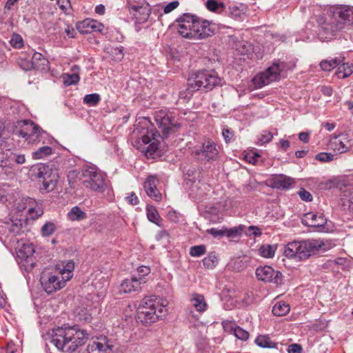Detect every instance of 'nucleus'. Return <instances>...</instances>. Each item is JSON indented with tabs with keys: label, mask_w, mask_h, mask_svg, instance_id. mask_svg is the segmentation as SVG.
Listing matches in <instances>:
<instances>
[{
	"label": "nucleus",
	"mask_w": 353,
	"mask_h": 353,
	"mask_svg": "<svg viewBox=\"0 0 353 353\" xmlns=\"http://www.w3.org/2000/svg\"><path fill=\"white\" fill-rule=\"evenodd\" d=\"M155 121L161 131V135L157 132L154 131V127L148 118H143L137 125L133 133L138 139L148 144L146 154H154L158 150L159 143L157 137L162 139L167 138L170 134L176 132L181 125L178 119L175 118L174 114L166 110H161L155 113Z\"/></svg>",
	"instance_id": "f257e3e1"
},
{
	"label": "nucleus",
	"mask_w": 353,
	"mask_h": 353,
	"mask_svg": "<svg viewBox=\"0 0 353 353\" xmlns=\"http://www.w3.org/2000/svg\"><path fill=\"white\" fill-rule=\"evenodd\" d=\"M318 23L321 38L330 39L343 29L353 26V8L349 6L336 7L332 15L319 17Z\"/></svg>",
	"instance_id": "f03ea898"
},
{
	"label": "nucleus",
	"mask_w": 353,
	"mask_h": 353,
	"mask_svg": "<svg viewBox=\"0 0 353 353\" xmlns=\"http://www.w3.org/2000/svg\"><path fill=\"white\" fill-rule=\"evenodd\" d=\"M88 333L77 325L60 327L52 330L51 343L63 352H74L88 340Z\"/></svg>",
	"instance_id": "7ed1b4c3"
},
{
	"label": "nucleus",
	"mask_w": 353,
	"mask_h": 353,
	"mask_svg": "<svg viewBox=\"0 0 353 353\" xmlns=\"http://www.w3.org/2000/svg\"><path fill=\"white\" fill-rule=\"evenodd\" d=\"M167 305V301L156 296L144 297L137 307V320L144 325L154 323L166 315Z\"/></svg>",
	"instance_id": "20e7f679"
},
{
	"label": "nucleus",
	"mask_w": 353,
	"mask_h": 353,
	"mask_svg": "<svg viewBox=\"0 0 353 353\" xmlns=\"http://www.w3.org/2000/svg\"><path fill=\"white\" fill-rule=\"evenodd\" d=\"M222 81V79L214 70L199 71L188 79L187 94L184 95L183 92H181L180 97H190L192 95L191 92L199 90H212L216 86L221 85Z\"/></svg>",
	"instance_id": "39448f33"
},
{
	"label": "nucleus",
	"mask_w": 353,
	"mask_h": 353,
	"mask_svg": "<svg viewBox=\"0 0 353 353\" xmlns=\"http://www.w3.org/2000/svg\"><path fill=\"white\" fill-rule=\"evenodd\" d=\"M30 171L32 176L41 183V191L49 192L57 187L59 179L57 170L45 164H37L32 166Z\"/></svg>",
	"instance_id": "423d86ee"
},
{
	"label": "nucleus",
	"mask_w": 353,
	"mask_h": 353,
	"mask_svg": "<svg viewBox=\"0 0 353 353\" xmlns=\"http://www.w3.org/2000/svg\"><path fill=\"white\" fill-rule=\"evenodd\" d=\"M83 185L92 191L103 192L107 188L105 174L95 166H88L83 171Z\"/></svg>",
	"instance_id": "0eeeda50"
},
{
	"label": "nucleus",
	"mask_w": 353,
	"mask_h": 353,
	"mask_svg": "<svg viewBox=\"0 0 353 353\" xmlns=\"http://www.w3.org/2000/svg\"><path fill=\"white\" fill-rule=\"evenodd\" d=\"M289 69L290 68L285 62H274L265 71L255 76L252 79L253 83L256 88H261L272 81H277L281 73Z\"/></svg>",
	"instance_id": "6e6552de"
},
{
	"label": "nucleus",
	"mask_w": 353,
	"mask_h": 353,
	"mask_svg": "<svg viewBox=\"0 0 353 353\" xmlns=\"http://www.w3.org/2000/svg\"><path fill=\"white\" fill-rule=\"evenodd\" d=\"M40 281L43 290L48 294L59 290L65 286L66 282L59 273L57 274L56 272H48L46 271L42 272Z\"/></svg>",
	"instance_id": "1a4fd4ad"
},
{
	"label": "nucleus",
	"mask_w": 353,
	"mask_h": 353,
	"mask_svg": "<svg viewBox=\"0 0 353 353\" xmlns=\"http://www.w3.org/2000/svg\"><path fill=\"white\" fill-rule=\"evenodd\" d=\"M325 245L320 239H307L298 241L299 260L307 259L316 254Z\"/></svg>",
	"instance_id": "9d476101"
},
{
	"label": "nucleus",
	"mask_w": 353,
	"mask_h": 353,
	"mask_svg": "<svg viewBox=\"0 0 353 353\" xmlns=\"http://www.w3.org/2000/svg\"><path fill=\"white\" fill-rule=\"evenodd\" d=\"M219 153V148L216 143L210 140H205L200 149L194 151V157L201 161H215L217 159Z\"/></svg>",
	"instance_id": "9b49d317"
},
{
	"label": "nucleus",
	"mask_w": 353,
	"mask_h": 353,
	"mask_svg": "<svg viewBox=\"0 0 353 353\" xmlns=\"http://www.w3.org/2000/svg\"><path fill=\"white\" fill-rule=\"evenodd\" d=\"M196 17L189 13L183 14L179 17L176 22L178 23V32L183 37L192 39L194 30Z\"/></svg>",
	"instance_id": "f8f14e48"
},
{
	"label": "nucleus",
	"mask_w": 353,
	"mask_h": 353,
	"mask_svg": "<svg viewBox=\"0 0 353 353\" xmlns=\"http://www.w3.org/2000/svg\"><path fill=\"white\" fill-rule=\"evenodd\" d=\"M256 276L259 280L279 284L282 282L283 275L279 271H275L272 267L265 265L256 270Z\"/></svg>",
	"instance_id": "ddd939ff"
},
{
	"label": "nucleus",
	"mask_w": 353,
	"mask_h": 353,
	"mask_svg": "<svg viewBox=\"0 0 353 353\" xmlns=\"http://www.w3.org/2000/svg\"><path fill=\"white\" fill-rule=\"evenodd\" d=\"M329 147L330 149L339 152L344 153L351 147L349 136L346 133L339 135L332 134L330 136Z\"/></svg>",
	"instance_id": "4468645a"
},
{
	"label": "nucleus",
	"mask_w": 353,
	"mask_h": 353,
	"mask_svg": "<svg viewBox=\"0 0 353 353\" xmlns=\"http://www.w3.org/2000/svg\"><path fill=\"white\" fill-rule=\"evenodd\" d=\"M112 350V345L108 343L107 337L101 336L90 342L83 353H107Z\"/></svg>",
	"instance_id": "2eb2a0df"
},
{
	"label": "nucleus",
	"mask_w": 353,
	"mask_h": 353,
	"mask_svg": "<svg viewBox=\"0 0 353 353\" xmlns=\"http://www.w3.org/2000/svg\"><path fill=\"white\" fill-rule=\"evenodd\" d=\"M213 34L214 31L210 28V22L208 21H201L196 18L192 39H205L212 36Z\"/></svg>",
	"instance_id": "dca6fc26"
},
{
	"label": "nucleus",
	"mask_w": 353,
	"mask_h": 353,
	"mask_svg": "<svg viewBox=\"0 0 353 353\" xmlns=\"http://www.w3.org/2000/svg\"><path fill=\"white\" fill-rule=\"evenodd\" d=\"M38 125L30 120H22L17 122L15 134L27 141L37 129Z\"/></svg>",
	"instance_id": "f3484780"
},
{
	"label": "nucleus",
	"mask_w": 353,
	"mask_h": 353,
	"mask_svg": "<svg viewBox=\"0 0 353 353\" xmlns=\"http://www.w3.org/2000/svg\"><path fill=\"white\" fill-rule=\"evenodd\" d=\"M103 25L97 20L86 19L77 24V29L81 34H90L94 31L101 32Z\"/></svg>",
	"instance_id": "a211bd4d"
},
{
	"label": "nucleus",
	"mask_w": 353,
	"mask_h": 353,
	"mask_svg": "<svg viewBox=\"0 0 353 353\" xmlns=\"http://www.w3.org/2000/svg\"><path fill=\"white\" fill-rule=\"evenodd\" d=\"M145 281L142 277L139 279L132 276L130 279H126L120 285V293H130L132 292L139 291L141 289V285Z\"/></svg>",
	"instance_id": "6ab92c4d"
},
{
	"label": "nucleus",
	"mask_w": 353,
	"mask_h": 353,
	"mask_svg": "<svg viewBox=\"0 0 353 353\" xmlns=\"http://www.w3.org/2000/svg\"><path fill=\"white\" fill-rule=\"evenodd\" d=\"M327 223V219L322 213H306L302 219V223L313 228H321Z\"/></svg>",
	"instance_id": "aec40b11"
},
{
	"label": "nucleus",
	"mask_w": 353,
	"mask_h": 353,
	"mask_svg": "<svg viewBox=\"0 0 353 353\" xmlns=\"http://www.w3.org/2000/svg\"><path fill=\"white\" fill-rule=\"evenodd\" d=\"M53 141V138L49 134L38 126L35 132L32 133L26 141L28 143L38 145L39 143L52 144Z\"/></svg>",
	"instance_id": "412c9836"
},
{
	"label": "nucleus",
	"mask_w": 353,
	"mask_h": 353,
	"mask_svg": "<svg viewBox=\"0 0 353 353\" xmlns=\"http://www.w3.org/2000/svg\"><path fill=\"white\" fill-rule=\"evenodd\" d=\"M157 183L158 179L156 176H150L144 183V189L148 196L156 201H159L161 199V194L157 188Z\"/></svg>",
	"instance_id": "4be33fe9"
},
{
	"label": "nucleus",
	"mask_w": 353,
	"mask_h": 353,
	"mask_svg": "<svg viewBox=\"0 0 353 353\" xmlns=\"http://www.w3.org/2000/svg\"><path fill=\"white\" fill-rule=\"evenodd\" d=\"M34 203V199L29 197L24 198L21 201V202L17 203V208L19 211H23L27 209L30 214H32L34 212H35L36 214L34 216L32 215V217L33 219H36L42 215L43 210L38 205L33 207Z\"/></svg>",
	"instance_id": "5701e85b"
},
{
	"label": "nucleus",
	"mask_w": 353,
	"mask_h": 353,
	"mask_svg": "<svg viewBox=\"0 0 353 353\" xmlns=\"http://www.w3.org/2000/svg\"><path fill=\"white\" fill-rule=\"evenodd\" d=\"M131 14L133 15L136 23H143L147 21L150 14V8L148 5L136 6H133L129 9Z\"/></svg>",
	"instance_id": "b1692460"
},
{
	"label": "nucleus",
	"mask_w": 353,
	"mask_h": 353,
	"mask_svg": "<svg viewBox=\"0 0 353 353\" xmlns=\"http://www.w3.org/2000/svg\"><path fill=\"white\" fill-rule=\"evenodd\" d=\"M48 61L40 52H34L32 54L31 63H28L26 66H23L26 70L36 69L39 70H46L48 67Z\"/></svg>",
	"instance_id": "393cba45"
},
{
	"label": "nucleus",
	"mask_w": 353,
	"mask_h": 353,
	"mask_svg": "<svg viewBox=\"0 0 353 353\" xmlns=\"http://www.w3.org/2000/svg\"><path fill=\"white\" fill-rule=\"evenodd\" d=\"M273 188L285 190L289 189L294 183V179L284 174L275 175L270 180Z\"/></svg>",
	"instance_id": "a878e982"
},
{
	"label": "nucleus",
	"mask_w": 353,
	"mask_h": 353,
	"mask_svg": "<svg viewBox=\"0 0 353 353\" xmlns=\"http://www.w3.org/2000/svg\"><path fill=\"white\" fill-rule=\"evenodd\" d=\"M74 268V263L72 261H68L63 263L61 266L60 265L56 267V270L59 274L62 276L65 281H69L73 275V270Z\"/></svg>",
	"instance_id": "bb28decb"
},
{
	"label": "nucleus",
	"mask_w": 353,
	"mask_h": 353,
	"mask_svg": "<svg viewBox=\"0 0 353 353\" xmlns=\"http://www.w3.org/2000/svg\"><path fill=\"white\" fill-rule=\"evenodd\" d=\"M192 305L197 312H203L207 309V303L205 301L203 295L194 293L190 299Z\"/></svg>",
	"instance_id": "cd10ccee"
},
{
	"label": "nucleus",
	"mask_w": 353,
	"mask_h": 353,
	"mask_svg": "<svg viewBox=\"0 0 353 353\" xmlns=\"http://www.w3.org/2000/svg\"><path fill=\"white\" fill-rule=\"evenodd\" d=\"M298 241H294L288 243L284 246L283 254L289 259H299Z\"/></svg>",
	"instance_id": "c85d7f7f"
},
{
	"label": "nucleus",
	"mask_w": 353,
	"mask_h": 353,
	"mask_svg": "<svg viewBox=\"0 0 353 353\" xmlns=\"http://www.w3.org/2000/svg\"><path fill=\"white\" fill-rule=\"evenodd\" d=\"M247 11V6L243 3L234 4L229 7V14L234 19H240Z\"/></svg>",
	"instance_id": "c756f323"
},
{
	"label": "nucleus",
	"mask_w": 353,
	"mask_h": 353,
	"mask_svg": "<svg viewBox=\"0 0 353 353\" xmlns=\"http://www.w3.org/2000/svg\"><path fill=\"white\" fill-rule=\"evenodd\" d=\"M254 342L263 348H276L277 343L272 341L268 335H259Z\"/></svg>",
	"instance_id": "7c9ffc66"
},
{
	"label": "nucleus",
	"mask_w": 353,
	"mask_h": 353,
	"mask_svg": "<svg viewBox=\"0 0 353 353\" xmlns=\"http://www.w3.org/2000/svg\"><path fill=\"white\" fill-rule=\"evenodd\" d=\"M72 74H64L63 75V83L66 86L74 85L79 81V77L77 74V71L79 70V67L74 65L72 67Z\"/></svg>",
	"instance_id": "2f4dec72"
},
{
	"label": "nucleus",
	"mask_w": 353,
	"mask_h": 353,
	"mask_svg": "<svg viewBox=\"0 0 353 353\" xmlns=\"http://www.w3.org/2000/svg\"><path fill=\"white\" fill-rule=\"evenodd\" d=\"M34 252V249L33 245L27 243L23 244L21 248L17 251V254L18 257L22 260H28L33 255Z\"/></svg>",
	"instance_id": "473e14b6"
},
{
	"label": "nucleus",
	"mask_w": 353,
	"mask_h": 353,
	"mask_svg": "<svg viewBox=\"0 0 353 353\" xmlns=\"http://www.w3.org/2000/svg\"><path fill=\"white\" fill-rule=\"evenodd\" d=\"M290 310V305L283 301L276 302L272 307V313L274 316H282L287 314Z\"/></svg>",
	"instance_id": "72a5a7b5"
},
{
	"label": "nucleus",
	"mask_w": 353,
	"mask_h": 353,
	"mask_svg": "<svg viewBox=\"0 0 353 353\" xmlns=\"http://www.w3.org/2000/svg\"><path fill=\"white\" fill-rule=\"evenodd\" d=\"M146 212L148 220L160 226V221H161V219L156 208L153 205H148L146 207Z\"/></svg>",
	"instance_id": "f704fd0d"
},
{
	"label": "nucleus",
	"mask_w": 353,
	"mask_h": 353,
	"mask_svg": "<svg viewBox=\"0 0 353 353\" xmlns=\"http://www.w3.org/2000/svg\"><path fill=\"white\" fill-rule=\"evenodd\" d=\"M86 217V214L81 210L78 206L72 208L70 212L68 213V218L70 221H81Z\"/></svg>",
	"instance_id": "c9c22d12"
},
{
	"label": "nucleus",
	"mask_w": 353,
	"mask_h": 353,
	"mask_svg": "<svg viewBox=\"0 0 353 353\" xmlns=\"http://www.w3.org/2000/svg\"><path fill=\"white\" fill-rule=\"evenodd\" d=\"M52 153V149L48 145L39 147L36 151L33 152L32 157L34 159H43Z\"/></svg>",
	"instance_id": "e433bc0d"
},
{
	"label": "nucleus",
	"mask_w": 353,
	"mask_h": 353,
	"mask_svg": "<svg viewBox=\"0 0 353 353\" xmlns=\"http://www.w3.org/2000/svg\"><path fill=\"white\" fill-rule=\"evenodd\" d=\"M8 228L9 231L14 235H18L22 232L23 221L21 219H12L8 223Z\"/></svg>",
	"instance_id": "4c0bfd02"
},
{
	"label": "nucleus",
	"mask_w": 353,
	"mask_h": 353,
	"mask_svg": "<svg viewBox=\"0 0 353 353\" xmlns=\"http://www.w3.org/2000/svg\"><path fill=\"white\" fill-rule=\"evenodd\" d=\"M234 48L240 54H247L250 53L252 50L251 43L243 40L238 41L235 43Z\"/></svg>",
	"instance_id": "58836bf2"
},
{
	"label": "nucleus",
	"mask_w": 353,
	"mask_h": 353,
	"mask_svg": "<svg viewBox=\"0 0 353 353\" xmlns=\"http://www.w3.org/2000/svg\"><path fill=\"white\" fill-rule=\"evenodd\" d=\"M11 169L10 160L8 157V154L4 152H0V174H6Z\"/></svg>",
	"instance_id": "ea45409f"
},
{
	"label": "nucleus",
	"mask_w": 353,
	"mask_h": 353,
	"mask_svg": "<svg viewBox=\"0 0 353 353\" xmlns=\"http://www.w3.org/2000/svg\"><path fill=\"white\" fill-rule=\"evenodd\" d=\"M341 63L339 58H334L330 60H323L320 63L321 69L324 71H330L333 68H336Z\"/></svg>",
	"instance_id": "a19ab883"
},
{
	"label": "nucleus",
	"mask_w": 353,
	"mask_h": 353,
	"mask_svg": "<svg viewBox=\"0 0 353 353\" xmlns=\"http://www.w3.org/2000/svg\"><path fill=\"white\" fill-rule=\"evenodd\" d=\"M353 72V64L343 63L339 65L337 70L339 77L346 78Z\"/></svg>",
	"instance_id": "79ce46f5"
},
{
	"label": "nucleus",
	"mask_w": 353,
	"mask_h": 353,
	"mask_svg": "<svg viewBox=\"0 0 353 353\" xmlns=\"http://www.w3.org/2000/svg\"><path fill=\"white\" fill-rule=\"evenodd\" d=\"M276 249V246L273 245H263L259 249V252L263 257L272 258L275 254Z\"/></svg>",
	"instance_id": "37998d69"
},
{
	"label": "nucleus",
	"mask_w": 353,
	"mask_h": 353,
	"mask_svg": "<svg viewBox=\"0 0 353 353\" xmlns=\"http://www.w3.org/2000/svg\"><path fill=\"white\" fill-rule=\"evenodd\" d=\"M231 332L234 335L241 341H246L249 338V332L245 330H243L239 326L234 325L231 327Z\"/></svg>",
	"instance_id": "c03bdc74"
},
{
	"label": "nucleus",
	"mask_w": 353,
	"mask_h": 353,
	"mask_svg": "<svg viewBox=\"0 0 353 353\" xmlns=\"http://www.w3.org/2000/svg\"><path fill=\"white\" fill-rule=\"evenodd\" d=\"M100 99V95L97 93L88 94L83 97V103L90 106H94L99 103Z\"/></svg>",
	"instance_id": "a18cd8bd"
},
{
	"label": "nucleus",
	"mask_w": 353,
	"mask_h": 353,
	"mask_svg": "<svg viewBox=\"0 0 353 353\" xmlns=\"http://www.w3.org/2000/svg\"><path fill=\"white\" fill-rule=\"evenodd\" d=\"M244 226L239 225L230 229L224 228L225 236L228 237L234 238L239 236L243 231Z\"/></svg>",
	"instance_id": "49530a36"
},
{
	"label": "nucleus",
	"mask_w": 353,
	"mask_h": 353,
	"mask_svg": "<svg viewBox=\"0 0 353 353\" xmlns=\"http://www.w3.org/2000/svg\"><path fill=\"white\" fill-rule=\"evenodd\" d=\"M217 261V257L214 254H210L203 259V265L208 269H212L214 268Z\"/></svg>",
	"instance_id": "de8ad7c7"
},
{
	"label": "nucleus",
	"mask_w": 353,
	"mask_h": 353,
	"mask_svg": "<svg viewBox=\"0 0 353 353\" xmlns=\"http://www.w3.org/2000/svg\"><path fill=\"white\" fill-rule=\"evenodd\" d=\"M123 47L112 48L110 50V54L112 59L116 61H121L123 57Z\"/></svg>",
	"instance_id": "09e8293b"
},
{
	"label": "nucleus",
	"mask_w": 353,
	"mask_h": 353,
	"mask_svg": "<svg viewBox=\"0 0 353 353\" xmlns=\"http://www.w3.org/2000/svg\"><path fill=\"white\" fill-rule=\"evenodd\" d=\"M206 248L204 245H195L190 248V254L194 257H199L205 253Z\"/></svg>",
	"instance_id": "8fccbe9b"
},
{
	"label": "nucleus",
	"mask_w": 353,
	"mask_h": 353,
	"mask_svg": "<svg viewBox=\"0 0 353 353\" xmlns=\"http://www.w3.org/2000/svg\"><path fill=\"white\" fill-rule=\"evenodd\" d=\"M55 225L52 222H47L41 228L43 236H50L55 231Z\"/></svg>",
	"instance_id": "3c124183"
},
{
	"label": "nucleus",
	"mask_w": 353,
	"mask_h": 353,
	"mask_svg": "<svg viewBox=\"0 0 353 353\" xmlns=\"http://www.w3.org/2000/svg\"><path fill=\"white\" fill-rule=\"evenodd\" d=\"M10 44L12 47L20 48L23 46V41L22 37L17 34H14L10 39Z\"/></svg>",
	"instance_id": "603ef678"
},
{
	"label": "nucleus",
	"mask_w": 353,
	"mask_h": 353,
	"mask_svg": "<svg viewBox=\"0 0 353 353\" xmlns=\"http://www.w3.org/2000/svg\"><path fill=\"white\" fill-rule=\"evenodd\" d=\"M206 8L212 12L218 10L219 8H223V4L222 3H218L216 0H208L205 3Z\"/></svg>",
	"instance_id": "864d4df0"
},
{
	"label": "nucleus",
	"mask_w": 353,
	"mask_h": 353,
	"mask_svg": "<svg viewBox=\"0 0 353 353\" xmlns=\"http://www.w3.org/2000/svg\"><path fill=\"white\" fill-rule=\"evenodd\" d=\"M334 155L331 153L321 152L316 155V159L322 162H328L332 161Z\"/></svg>",
	"instance_id": "5fc2aeb1"
},
{
	"label": "nucleus",
	"mask_w": 353,
	"mask_h": 353,
	"mask_svg": "<svg viewBox=\"0 0 353 353\" xmlns=\"http://www.w3.org/2000/svg\"><path fill=\"white\" fill-rule=\"evenodd\" d=\"M273 139V134L272 132L269 131H263L259 139V141L263 144L266 143H269Z\"/></svg>",
	"instance_id": "6e6d98bb"
},
{
	"label": "nucleus",
	"mask_w": 353,
	"mask_h": 353,
	"mask_svg": "<svg viewBox=\"0 0 353 353\" xmlns=\"http://www.w3.org/2000/svg\"><path fill=\"white\" fill-rule=\"evenodd\" d=\"M300 198L304 201H311L312 200V194L307 190H304V189H301L299 192H298Z\"/></svg>",
	"instance_id": "4d7b16f0"
},
{
	"label": "nucleus",
	"mask_w": 353,
	"mask_h": 353,
	"mask_svg": "<svg viewBox=\"0 0 353 353\" xmlns=\"http://www.w3.org/2000/svg\"><path fill=\"white\" fill-rule=\"evenodd\" d=\"M59 7L64 12H67L71 8L70 0H57Z\"/></svg>",
	"instance_id": "13d9d810"
},
{
	"label": "nucleus",
	"mask_w": 353,
	"mask_h": 353,
	"mask_svg": "<svg viewBox=\"0 0 353 353\" xmlns=\"http://www.w3.org/2000/svg\"><path fill=\"white\" fill-rule=\"evenodd\" d=\"M8 159L9 160H14L18 164H23L26 162V157L24 154H11Z\"/></svg>",
	"instance_id": "bf43d9fd"
},
{
	"label": "nucleus",
	"mask_w": 353,
	"mask_h": 353,
	"mask_svg": "<svg viewBox=\"0 0 353 353\" xmlns=\"http://www.w3.org/2000/svg\"><path fill=\"white\" fill-rule=\"evenodd\" d=\"M179 3L178 1H172L165 6L163 11L165 14L170 13L172 10L176 9L179 6Z\"/></svg>",
	"instance_id": "052dcab7"
},
{
	"label": "nucleus",
	"mask_w": 353,
	"mask_h": 353,
	"mask_svg": "<svg viewBox=\"0 0 353 353\" xmlns=\"http://www.w3.org/2000/svg\"><path fill=\"white\" fill-rule=\"evenodd\" d=\"M208 233L212 235L214 237L223 236H225L224 228L223 229H217V228H210L207 230Z\"/></svg>",
	"instance_id": "680f3d73"
},
{
	"label": "nucleus",
	"mask_w": 353,
	"mask_h": 353,
	"mask_svg": "<svg viewBox=\"0 0 353 353\" xmlns=\"http://www.w3.org/2000/svg\"><path fill=\"white\" fill-rule=\"evenodd\" d=\"M301 345L296 343L291 344L288 349V353H301Z\"/></svg>",
	"instance_id": "e2e57ef3"
},
{
	"label": "nucleus",
	"mask_w": 353,
	"mask_h": 353,
	"mask_svg": "<svg viewBox=\"0 0 353 353\" xmlns=\"http://www.w3.org/2000/svg\"><path fill=\"white\" fill-rule=\"evenodd\" d=\"M222 134L226 143H229L232 140L233 133L230 129L223 128Z\"/></svg>",
	"instance_id": "0e129e2a"
},
{
	"label": "nucleus",
	"mask_w": 353,
	"mask_h": 353,
	"mask_svg": "<svg viewBox=\"0 0 353 353\" xmlns=\"http://www.w3.org/2000/svg\"><path fill=\"white\" fill-rule=\"evenodd\" d=\"M126 199L132 205H135L139 203V199L134 192H131L127 196Z\"/></svg>",
	"instance_id": "69168bd1"
},
{
	"label": "nucleus",
	"mask_w": 353,
	"mask_h": 353,
	"mask_svg": "<svg viewBox=\"0 0 353 353\" xmlns=\"http://www.w3.org/2000/svg\"><path fill=\"white\" fill-rule=\"evenodd\" d=\"M299 139L303 143H307L309 141V134L307 132H301L299 134Z\"/></svg>",
	"instance_id": "338daca9"
},
{
	"label": "nucleus",
	"mask_w": 353,
	"mask_h": 353,
	"mask_svg": "<svg viewBox=\"0 0 353 353\" xmlns=\"http://www.w3.org/2000/svg\"><path fill=\"white\" fill-rule=\"evenodd\" d=\"M249 230L252 232V233L256 236H259L261 235V231L258 227L250 226Z\"/></svg>",
	"instance_id": "774afa93"
}]
</instances>
